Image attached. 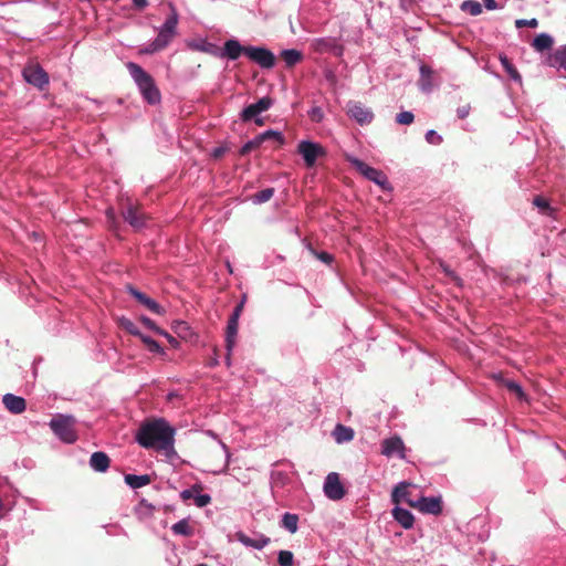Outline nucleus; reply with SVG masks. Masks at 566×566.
I'll return each mask as SVG.
<instances>
[{"label": "nucleus", "instance_id": "1", "mask_svg": "<svg viewBox=\"0 0 566 566\" xmlns=\"http://www.w3.org/2000/svg\"><path fill=\"white\" fill-rule=\"evenodd\" d=\"M176 428L165 418H154L140 423L136 434V442L144 449L164 451L167 457L176 454Z\"/></svg>", "mask_w": 566, "mask_h": 566}, {"label": "nucleus", "instance_id": "2", "mask_svg": "<svg viewBox=\"0 0 566 566\" xmlns=\"http://www.w3.org/2000/svg\"><path fill=\"white\" fill-rule=\"evenodd\" d=\"M126 66L143 98L150 105L158 104L161 99V95L154 78L142 66L134 62H128Z\"/></svg>", "mask_w": 566, "mask_h": 566}, {"label": "nucleus", "instance_id": "3", "mask_svg": "<svg viewBox=\"0 0 566 566\" xmlns=\"http://www.w3.org/2000/svg\"><path fill=\"white\" fill-rule=\"evenodd\" d=\"M75 423L76 420L72 415L57 413L50 420L49 426L62 442L71 444L77 440Z\"/></svg>", "mask_w": 566, "mask_h": 566}, {"label": "nucleus", "instance_id": "4", "mask_svg": "<svg viewBox=\"0 0 566 566\" xmlns=\"http://www.w3.org/2000/svg\"><path fill=\"white\" fill-rule=\"evenodd\" d=\"M347 161L367 180L379 186L384 191H392L387 175L377 168H374L355 156H347Z\"/></svg>", "mask_w": 566, "mask_h": 566}, {"label": "nucleus", "instance_id": "5", "mask_svg": "<svg viewBox=\"0 0 566 566\" xmlns=\"http://www.w3.org/2000/svg\"><path fill=\"white\" fill-rule=\"evenodd\" d=\"M245 55L261 69L270 70L275 65V55L263 46H247Z\"/></svg>", "mask_w": 566, "mask_h": 566}, {"label": "nucleus", "instance_id": "6", "mask_svg": "<svg viewBox=\"0 0 566 566\" xmlns=\"http://www.w3.org/2000/svg\"><path fill=\"white\" fill-rule=\"evenodd\" d=\"M297 153L302 156L307 167H313L318 157L325 155V149L312 140H301L297 145Z\"/></svg>", "mask_w": 566, "mask_h": 566}, {"label": "nucleus", "instance_id": "7", "mask_svg": "<svg viewBox=\"0 0 566 566\" xmlns=\"http://www.w3.org/2000/svg\"><path fill=\"white\" fill-rule=\"evenodd\" d=\"M381 454L387 458L397 457L400 460L406 459V447L399 436H392L384 439L381 442Z\"/></svg>", "mask_w": 566, "mask_h": 566}, {"label": "nucleus", "instance_id": "8", "mask_svg": "<svg viewBox=\"0 0 566 566\" xmlns=\"http://www.w3.org/2000/svg\"><path fill=\"white\" fill-rule=\"evenodd\" d=\"M323 490L325 495L333 501L342 500L345 496V489L340 483L339 475L336 472L327 474L324 481Z\"/></svg>", "mask_w": 566, "mask_h": 566}, {"label": "nucleus", "instance_id": "9", "mask_svg": "<svg viewBox=\"0 0 566 566\" xmlns=\"http://www.w3.org/2000/svg\"><path fill=\"white\" fill-rule=\"evenodd\" d=\"M411 507L419 510L423 514L439 515L442 512V501L440 496H419Z\"/></svg>", "mask_w": 566, "mask_h": 566}, {"label": "nucleus", "instance_id": "10", "mask_svg": "<svg viewBox=\"0 0 566 566\" xmlns=\"http://www.w3.org/2000/svg\"><path fill=\"white\" fill-rule=\"evenodd\" d=\"M347 115L361 126L370 124L374 119L371 109L358 102H349L347 104Z\"/></svg>", "mask_w": 566, "mask_h": 566}, {"label": "nucleus", "instance_id": "11", "mask_svg": "<svg viewBox=\"0 0 566 566\" xmlns=\"http://www.w3.org/2000/svg\"><path fill=\"white\" fill-rule=\"evenodd\" d=\"M27 83L42 90L49 84V76L41 66H29L22 72Z\"/></svg>", "mask_w": 566, "mask_h": 566}, {"label": "nucleus", "instance_id": "12", "mask_svg": "<svg viewBox=\"0 0 566 566\" xmlns=\"http://www.w3.org/2000/svg\"><path fill=\"white\" fill-rule=\"evenodd\" d=\"M235 539L245 547H251L258 551L263 549L271 542L270 537L262 533H255L254 537L248 536L244 532L239 531L234 534Z\"/></svg>", "mask_w": 566, "mask_h": 566}, {"label": "nucleus", "instance_id": "13", "mask_svg": "<svg viewBox=\"0 0 566 566\" xmlns=\"http://www.w3.org/2000/svg\"><path fill=\"white\" fill-rule=\"evenodd\" d=\"M127 292L140 304L147 307L150 312L163 315L165 313V308L154 298L149 297L145 293L140 292L133 285L127 286Z\"/></svg>", "mask_w": 566, "mask_h": 566}, {"label": "nucleus", "instance_id": "14", "mask_svg": "<svg viewBox=\"0 0 566 566\" xmlns=\"http://www.w3.org/2000/svg\"><path fill=\"white\" fill-rule=\"evenodd\" d=\"M122 217L135 230H140L146 226V217L137 207L129 203L123 211Z\"/></svg>", "mask_w": 566, "mask_h": 566}, {"label": "nucleus", "instance_id": "15", "mask_svg": "<svg viewBox=\"0 0 566 566\" xmlns=\"http://www.w3.org/2000/svg\"><path fill=\"white\" fill-rule=\"evenodd\" d=\"M245 48L247 46L241 45L239 41L230 39L224 43L223 48L219 46V53L216 54V57H227L231 61H235L242 53L245 54Z\"/></svg>", "mask_w": 566, "mask_h": 566}, {"label": "nucleus", "instance_id": "16", "mask_svg": "<svg viewBox=\"0 0 566 566\" xmlns=\"http://www.w3.org/2000/svg\"><path fill=\"white\" fill-rule=\"evenodd\" d=\"M337 38H317L313 46L321 53L329 52L335 56L343 54V46L336 42Z\"/></svg>", "mask_w": 566, "mask_h": 566}, {"label": "nucleus", "instance_id": "17", "mask_svg": "<svg viewBox=\"0 0 566 566\" xmlns=\"http://www.w3.org/2000/svg\"><path fill=\"white\" fill-rule=\"evenodd\" d=\"M2 403L4 405L6 409L13 415H20L27 408L25 399L13 394L3 395Z\"/></svg>", "mask_w": 566, "mask_h": 566}, {"label": "nucleus", "instance_id": "18", "mask_svg": "<svg viewBox=\"0 0 566 566\" xmlns=\"http://www.w3.org/2000/svg\"><path fill=\"white\" fill-rule=\"evenodd\" d=\"M187 44L192 50L208 53L214 57L219 53V45L210 42L209 38H190Z\"/></svg>", "mask_w": 566, "mask_h": 566}, {"label": "nucleus", "instance_id": "19", "mask_svg": "<svg viewBox=\"0 0 566 566\" xmlns=\"http://www.w3.org/2000/svg\"><path fill=\"white\" fill-rule=\"evenodd\" d=\"M419 73H420V77L418 81L419 90L422 93L430 94L433 91V81H432L433 70L429 65L421 63L419 65Z\"/></svg>", "mask_w": 566, "mask_h": 566}, {"label": "nucleus", "instance_id": "20", "mask_svg": "<svg viewBox=\"0 0 566 566\" xmlns=\"http://www.w3.org/2000/svg\"><path fill=\"white\" fill-rule=\"evenodd\" d=\"M409 483L407 482H399L391 494V500L394 503L398 504L400 502H406L408 505L411 506L412 502H416L417 499L412 496V492L408 489Z\"/></svg>", "mask_w": 566, "mask_h": 566}, {"label": "nucleus", "instance_id": "21", "mask_svg": "<svg viewBox=\"0 0 566 566\" xmlns=\"http://www.w3.org/2000/svg\"><path fill=\"white\" fill-rule=\"evenodd\" d=\"M277 464L279 462H275L270 472V485L272 491L284 488L291 481L290 473L287 471L276 469Z\"/></svg>", "mask_w": 566, "mask_h": 566}, {"label": "nucleus", "instance_id": "22", "mask_svg": "<svg viewBox=\"0 0 566 566\" xmlns=\"http://www.w3.org/2000/svg\"><path fill=\"white\" fill-rule=\"evenodd\" d=\"M392 516L395 521L399 523L405 530L412 528L415 517L409 510L396 505L392 510Z\"/></svg>", "mask_w": 566, "mask_h": 566}, {"label": "nucleus", "instance_id": "23", "mask_svg": "<svg viewBox=\"0 0 566 566\" xmlns=\"http://www.w3.org/2000/svg\"><path fill=\"white\" fill-rule=\"evenodd\" d=\"M90 467L95 472H105L109 468V458L103 451L93 452L90 459Z\"/></svg>", "mask_w": 566, "mask_h": 566}, {"label": "nucleus", "instance_id": "24", "mask_svg": "<svg viewBox=\"0 0 566 566\" xmlns=\"http://www.w3.org/2000/svg\"><path fill=\"white\" fill-rule=\"evenodd\" d=\"M547 63L552 67L566 71V44L549 54Z\"/></svg>", "mask_w": 566, "mask_h": 566}, {"label": "nucleus", "instance_id": "25", "mask_svg": "<svg viewBox=\"0 0 566 566\" xmlns=\"http://www.w3.org/2000/svg\"><path fill=\"white\" fill-rule=\"evenodd\" d=\"M261 112L256 107L255 103L245 106L240 113V119L244 123L254 120V123L259 126L263 125V119L259 117Z\"/></svg>", "mask_w": 566, "mask_h": 566}, {"label": "nucleus", "instance_id": "26", "mask_svg": "<svg viewBox=\"0 0 566 566\" xmlns=\"http://www.w3.org/2000/svg\"><path fill=\"white\" fill-rule=\"evenodd\" d=\"M169 44V38H155L153 42L138 49L140 55L154 54L164 50Z\"/></svg>", "mask_w": 566, "mask_h": 566}, {"label": "nucleus", "instance_id": "27", "mask_svg": "<svg viewBox=\"0 0 566 566\" xmlns=\"http://www.w3.org/2000/svg\"><path fill=\"white\" fill-rule=\"evenodd\" d=\"M354 430L350 427L337 423L333 430V437L337 443L349 442L354 439Z\"/></svg>", "mask_w": 566, "mask_h": 566}, {"label": "nucleus", "instance_id": "28", "mask_svg": "<svg viewBox=\"0 0 566 566\" xmlns=\"http://www.w3.org/2000/svg\"><path fill=\"white\" fill-rule=\"evenodd\" d=\"M298 515L286 512L282 515L280 526L291 534H295L298 530Z\"/></svg>", "mask_w": 566, "mask_h": 566}, {"label": "nucleus", "instance_id": "29", "mask_svg": "<svg viewBox=\"0 0 566 566\" xmlns=\"http://www.w3.org/2000/svg\"><path fill=\"white\" fill-rule=\"evenodd\" d=\"M125 483L132 489H139L150 483L151 479L148 474H125Z\"/></svg>", "mask_w": 566, "mask_h": 566}, {"label": "nucleus", "instance_id": "30", "mask_svg": "<svg viewBox=\"0 0 566 566\" xmlns=\"http://www.w3.org/2000/svg\"><path fill=\"white\" fill-rule=\"evenodd\" d=\"M281 56L289 69L300 63L303 59L302 52L296 49L282 50Z\"/></svg>", "mask_w": 566, "mask_h": 566}, {"label": "nucleus", "instance_id": "31", "mask_svg": "<svg viewBox=\"0 0 566 566\" xmlns=\"http://www.w3.org/2000/svg\"><path fill=\"white\" fill-rule=\"evenodd\" d=\"M499 59H500L502 66L506 71L507 75L511 77V80L521 84L522 76L518 73V71L516 70V67L511 63L509 57L505 54H500Z\"/></svg>", "mask_w": 566, "mask_h": 566}, {"label": "nucleus", "instance_id": "32", "mask_svg": "<svg viewBox=\"0 0 566 566\" xmlns=\"http://www.w3.org/2000/svg\"><path fill=\"white\" fill-rule=\"evenodd\" d=\"M238 335V328L233 326L227 325L226 329V349H227V364L230 366V355L235 345V339Z\"/></svg>", "mask_w": 566, "mask_h": 566}, {"label": "nucleus", "instance_id": "33", "mask_svg": "<svg viewBox=\"0 0 566 566\" xmlns=\"http://www.w3.org/2000/svg\"><path fill=\"white\" fill-rule=\"evenodd\" d=\"M178 23V15L176 11L170 8V13L167 17L166 21L164 22L161 30L159 32V35H168L170 33H174L176 30Z\"/></svg>", "mask_w": 566, "mask_h": 566}, {"label": "nucleus", "instance_id": "34", "mask_svg": "<svg viewBox=\"0 0 566 566\" xmlns=\"http://www.w3.org/2000/svg\"><path fill=\"white\" fill-rule=\"evenodd\" d=\"M171 531L175 535H181L186 537L193 535V528L190 526L189 521L187 518H182L175 523L171 526Z\"/></svg>", "mask_w": 566, "mask_h": 566}, {"label": "nucleus", "instance_id": "35", "mask_svg": "<svg viewBox=\"0 0 566 566\" xmlns=\"http://www.w3.org/2000/svg\"><path fill=\"white\" fill-rule=\"evenodd\" d=\"M172 331L181 338L187 339L191 336V329L187 322L185 321H174L171 324Z\"/></svg>", "mask_w": 566, "mask_h": 566}, {"label": "nucleus", "instance_id": "36", "mask_svg": "<svg viewBox=\"0 0 566 566\" xmlns=\"http://www.w3.org/2000/svg\"><path fill=\"white\" fill-rule=\"evenodd\" d=\"M139 338L146 345L147 349L150 353L159 354V355L166 354L165 349L161 347V345L157 340L151 338L150 336L142 334Z\"/></svg>", "mask_w": 566, "mask_h": 566}, {"label": "nucleus", "instance_id": "37", "mask_svg": "<svg viewBox=\"0 0 566 566\" xmlns=\"http://www.w3.org/2000/svg\"><path fill=\"white\" fill-rule=\"evenodd\" d=\"M244 303H245V296H243V298L234 306V308L228 319L227 325L239 328V318L242 314Z\"/></svg>", "mask_w": 566, "mask_h": 566}, {"label": "nucleus", "instance_id": "38", "mask_svg": "<svg viewBox=\"0 0 566 566\" xmlns=\"http://www.w3.org/2000/svg\"><path fill=\"white\" fill-rule=\"evenodd\" d=\"M273 195H274L273 188L262 189L252 196V202L254 205L264 203V202L269 201L273 197Z\"/></svg>", "mask_w": 566, "mask_h": 566}, {"label": "nucleus", "instance_id": "39", "mask_svg": "<svg viewBox=\"0 0 566 566\" xmlns=\"http://www.w3.org/2000/svg\"><path fill=\"white\" fill-rule=\"evenodd\" d=\"M262 144L263 142L259 139V135H256L254 138L248 140L245 144L242 145V147L239 150V154L241 156H245L253 149L259 148Z\"/></svg>", "mask_w": 566, "mask_h": 566}, {"label": "nucleus", "instance_id": "40", "mask_svg": "<svg viewBox=\"0 0 566 566\" xmlns=\"http://www.w3.org/2000/svg\"><path fill=\"white\" fill-rule=\"evenodd\" d=\"M461 9L471 15H479L482 12V4L478 1L468 0L462 3Z\"/></svg>", "mask_w": 566, "mask_h": 566}, {"label": "nucleus", "instance_id": "41", "mask_svg": "<svg viewBox=\"0 0 566 566\" xmlns=\"http://www.w3.org/2000/svg\"><path fill=\"white\" fill-rule=\"evenodd\" d=\"M554 44V38H533L532 45L537 51H544L552 48Z\"/></svg>", "mask_w": 566, "mask_h": 566}, {"label": "nucleus", "instance_id": "42", "mask_svg": "<svg viewBox=\"0 0 566 566\" xmlns=\"http://www.w3.org/2000/svg\"><path fill=\"white\" fill-rule=\"evenodd\" d=\"M272 138L279 142L280 144L284 143V136L280 130L266 129L265 132L259 134V139H261L263 143Z\"/></svg>", "mask_w": 566, "mask_h": 566}, {"label": "nucleus", "instance_id": "43", "mask_svg": "<svg viewBox=\"0 0 566 566\" xmlns=\"http://www.w3.org/2000/svg\"><path fill=\"white\" fill-rule=\"evenodd\" d=\"M280 566H293L294 556L291 551H280L277 555Z\"/></svg>", "mask_w": 566, "mask_h": 566}, {"label": "nucleus", "instance_id": "44", "mask_svg": "<svg viewBox=\"0 0 566 566\" xmlns=\"http://www.w3.org/2000/svg\"><path fill=\"white\" fill-rule=\"evenodd\" d=\"M533 205L536 206L538 209L542 210L543 213L545 214H551L553 209L551 208L548 201L541 197V196H536L534 199H533Z\"/></svg>", "mask_w": 566, "mask_h": 566}, {"label": "nucleus", "instance_id": "45", "mask_svg": "<svg viewBox=\"0 0 566 566\" xmlns=\"http://www.w3.org/2000/svg\"><path fill=\"white\" fill-rule=\"evenodd\" d=\"M504 385H505V387H506L510 391H512V392H514L515 395H517V397H518L520 399H523V398L525 397L524 390H523L522 386H521L518 382H516V381H514V380H505V381H504Z\"/></svg>", "mask_w": 566, "mask_h": 566}, {"label": "nucleus", "instance_id": "46", "mask_svg": "<svg viewBox=\"0 0 566 566\" xmlns=\"http://www.w3.org/2000/svg\"><path fill=\"white\" fill-rule=\"evenodd\" d=\"M415 115L412 112L403 111L396 116V122L400 125H410L413 123Z\"/></svg>", "mask_w": 566, "mask_h": 566}, {"label": "nucleus", "instance_id": "47", "mask_svg": "<svg viewBox=\"0 0 566 566\" xmlns=\"http://www.w3.org/2000/svg\"><path fill=\"white\" fill-rule=\"evenodd\" d=\"M307 114L313 123H321L324 119V112L319 106H313Z\"/></svg>", "mask_w": 566, "mask_h": 566}, {"label": "nucleus", "instance_id": "48", "mask_svg": "<svg viewBox=\"0 0 566 566\" xmlns=\"http://www.w3.org/2000/svg\"><path fill=\"white\" fill-rule=\"evenodd\" d=\"M120 324L128 332L130 333L132 335H135V336H138L140 337V335L143 334L138 328L137 326L128 318H125L123 317L120 319Z\"/></svg>", "mask_w": 566, "mask_h": 566}, {"label": "nucleus", "instance_id": "49", "mask_svg": "<svg viewBox=\"0 0 566 566\" xmlns=\"http://www.w3.org/2000/svg\"><path fill=\"white\" fill-rule=\"evenodd\" d=\"M273 104H274V101L270 96H263L258 102H255V105L261 113L270 109L273 106Z\"/></svg>", "mask_w": 566, "mask_h": 566}, {"label": "nucleus", "instance_id": "50", "mask_svg": "<svg viewBox=\"0 0 566 566\" xmlns=\"http://www.w3.org/2000/svg\"><path fill=\"white\" fill-rule=\"evenodd\" d=\"M426 142L431 145H440L442 143V136L434 129H429L424 135Z\"/></svg>", "mask_w": 566, "mask_h": 566}, {"label": "nucleus", "instance_id": "51", "mask_svg": "<svg viewBox=\"0 0 566 566\" xmlns=\"http://www.w3.org/2000/svg\"><path fill=\"white\" fill-rule=\"evenodd\" d=\"M193 501L198 507H205L211 502V496L207 493L196 492Z\"/></svg>", "mask_w": 566, "mask_h": 566}, {"label": "nucleus", "instance_id": "52", "mask_svg": "<svg viewBox=\"0 0 566 566\" xmlns=\"http://www.w3.org/2000/svg\"><path fill=\"white\" fill-rule=\"evenodd\" d=\"M312 252L321 262H323L325 264L329 265L334 261V256L331 253L326 252V251H319L318 252V251L313 250Z\"/></svg>", "mask_w": 566, "mask_h": 566}, {"label": "nucleus", "instance_id": "53", "mask_svg": "<svg viewBox=\"0 0 566 566\" xmlns=\"http://www.w3.org/2000/svg\"><path fill=\"white\" fill-rule=\"evenodd\" d=\"M516 28H523V27H530V28H536L538 25V21L533 18L530 20L526 19H518L515 21Z\"/></svg>", "mask_w": 566, "mask_h": 566}, {"label": "nucleus", "instance_id": "54", "mask_svg": "<svg viewBox=\"0 0 566 566\" xmlns=\"http://www.w3.org/2000/svg\"><path fill=\"white\" fill-rule=\"evenodd\" d=\"M196 490L195 489H185L181 491L180 496L182 500L187 501L190 499H195Z\"/></svg>", "mask_w": 566, "mask_h": 566}, {"label": "nucleus", "instance_id": "55", "mask_svg": "<svg viewBox=\"0 0 566 566\" xmlns=\"http://www.w3.org/2000/svg\"><path fill=\"white\" fill-rule=\"evenodd\" d=\"M227 151V147L224 146H219V147H216L213 148L212 153H211V156L213 158H220L222 157Z\"/></svg>", "mask_w": 566, "mask_h": 566}, {"label": "nucleus", "instance_id": "56", "mask_svg": "<svg viewBox=\"0 0 566 566\" xmlns=\"http://www.w3.org/2000/svg\"><path fill=\"white\" fill-rule=\"evenodd\" d=\"M140 321L146 327H148L151 331H154L157 326L156 323L147 316H142Z\"/></svg>", "mask_w": 566, "mask_h": 566}, {"label": "nucleus", "instance_id": "57", "mask_svg": "<svg viewBox=\"0 0 566 566\" xmlns=\"http://www.w3.org/2000/svg\"><path fill=\"white\" fill-rule=\"evenodd\" d=\"M469 112H470L469 106H462L457 109V115L460 119H463L469 115Z\"/></svg>", "mask_w": 566, "mask_h": 566}, {"label": "nucleus", "instance_id": "58", "mask_svg": "<svg viewBox=\"0 0 566 566\" xmlns=\"http://www.w3.org/2000/svg\"><path fill=\"white\" fill-rule=\"evenodd\" d=\"M166 338H167L168 343H169L172 347H175V348H178V347H179V342H178V339H177L176 337H174V336H171V335L169 334V335H167V337H166Z\"/></svg>", "mask_w": 566, "mask_h": 566}, {"label": "nucleus", "instance_id": "59", "mask_svg": "<svg viewBox=\"0 0 566 566\" xmlns=\"http://www.w3.org/2000/svg\"><path fill=\"white\" fill-rule=\"evenodd\" d=\"M483 2H484L485 8L489 10H494L497 8V4L494 0H483Z\"/></svg>", "mask_w": 566, "mask_h": 566}, {"label": "nucleus", "instance_id": "60", "mask_svg": "<svg viewBox=\"0 0 566 566\" xmlns=\"http://www.w3.org/2000/svg\"><path fill=\"white\" fill-rule=\"evenodd\" d=\"M133 3L137 9H144L147 6V0H133Z\"/></svg>", "mask_w": 566, "mask_h": 566}, {"label": "nucleus", "instance_id": "61", "mask_svg": "<svg viewBox=\"0 0 566 566\" xmlns=\"http://www.w3.org/2000/svg\"><path fill=\"white\" fill-rule=\"evenodd\" d=\"M442 269H443V272H444L447 275H449V276H451V277H454V279H458V277H457V275H455V273H454V272H453L449 266H447V265H442Z\"/></svg>", "mask_w": 566, "mask_h": 566}, {"label": "nucleus", "instance_id": "62", "mask_svg": "<svg viewBox=\"0 0 566 566\" xmlns=\"http://www.w3.org/2000/svg\"><path fill=\"white\" fill-rule=\"evenodd\" d=\"M139 505L145 506L149 512H151L154 510L153 504L148 503L146 500H142Z\"/></svg>", "mask_w": 566, "mask_h": 566}, {"label": "nucleus", "instance_id": "63", "mask_svg": "<svg viewBox=\"0 0 566 566\" xmlns=\"http://www.w3.org/2000/svg\"><path fill=\"white\" fill-rule=\"evenodd\" d=\"M155 333L164 336V337H167V335H169V333H167L166 331L161 329L160 327L156 326V328L154 329Z\"/></svg>", "mask_w": 566, "mask_h": 566}, {"label": "nucleus", "instance_id": "64", "mask_svg": "<svg viewBox=\"0 0 566 566\" xmlns=\"http://www.w3.org/2000/svg\"><path fill=\"white\" fill-rule=\"evenodd\" d=\"M107 217L108 218H113L114 217V210L113 209H108L107 210Z\"/></svg>", "mask_w": 566, "mask_h": 566}]
</instances>
